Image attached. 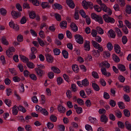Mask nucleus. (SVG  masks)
<instances>
[{
	"label": "nucleus",
	"instance_id": "34",
	"mask_svg": "<svg viewBox=\"0 0 131 131\" xmlns=\"http://www.w3.org/2000/svg\"><path fill=\"white\" fill-rule=\"evenodd\" d=\"M27 21V17L25 16L22 17L20 20V22L21 24L25 23Z\"/></svg>",
	"mask_w": 131,
	"mask_h": 131
},
{
	"label": "nucleus",
	"instance_id": "7",
	"mask_svg": "<svg viewBox=\"0 0 131 131\" xmlns=\"http://www.w3.org/2000/svg\"><path fill=\"white\" fill-rule=\"evenodd\" d=\"M11 14L13 17L15 19L19 17H20L21 16V14L20 13L14 10L12 11V12Z\"/></svg>",
	"mask_w": 131,
	"mask_h": 131
},
{
	"label": "nucleus",
	"instance_id": "30",
	"mask_svg": "<svg viewBox=\"0 0 131 131\" xmlns=\"http://www.w3.org/2000/svg\"><path fill=\"white\" fill-rule=\"evenodd\" d=\"M96 29L97 31L98 32L99 34L102 35L104 33L103 30L101 28L99 27H96Z\"/></svg>",
	"mask_w": 131,
	"mask_h": 131
},
{
	"label": "nucleus",
	"instance_id": "43",
	"mask_svg": "<svg viewBox=\"0 0 131 131\" xmlns=\"http://www.w3.org/2000/svg\"><path fill=\"white\" fill-rule=\"evenodd\" d=\"M18 109L20 111H21L23 113L26 112V109L23 107V106H19L18 107H17Z\"/></svg>",
	"mask_w": 131,
	"mask_h": 131
},
{
	"label": "nucleus",
	"instance_id": "63",
	"mask_svg": "<svg viewBox=\"0 0 131 131\" xmlns=\"http://www.w3.org/2000/svg\"><path fill=\"white\" fill-rule=\"evenodd\" d=\"M119 80L121 82L123 83L125 80V78L122 75H119L118 77Z\"/></svg>",
	"mask_w": 131,
	"mask_h": 131
},
{
	"label": "nucleus",
	"instance_id": "9",
	"mask_svg": "<svg viewBox=\"0 0 131 131\" xmlns=\"http://www.w3.org/2000/svg\"><path fill=\"white\" fill-rule=\"evenodd\" d=\"M70 26L71 29L73 32H75L78 31V28L75 24L74 23H71Z\"/></svg>",
	"mask_w": 131,
	"mask_h": 131
},
{
	"label": "nucleus",
	"instance_id": "29",
	"mask_svg": "<svg viewBox=\"0 0 131 131\" xmlns=\"http://www.w3.org/2000/svg\"><path fill=\"white\" fill-rule=\"evenodd\" d=\"M57 84L59 85H60L63 82V79L60 77L57 78Z\"/></svg>",
	"mask_w": 131,
	"mask_h": 131
},
{
	"label": "nucleus",
	"instance_id": "64",
	"mask_svg": "<svg viewBox=\"0 0 131 131\" xmlns=\"http://www.w3.org/2000/svg\"><path fill=\"white\" fill-rule=\"evenodd\" d=\"M125 23L126 25L129 28H131V23L127 20H125Z\"/></svg>",
	"mask_w": 131,
	"mask_h": 131
},
{
	"label": "nucleus",
	"instance_id": "12",
	"mask_svg": "<svg viewBox=\"0 0 131 131\" xmlns=\"http://www.w3.org/2000/svg\"><path fill=\"white\" fill-rule=\"evenodd\" d=\"M1 41L2 43L4 45L7 46L9 44L6 38L4 36H3L2 37Z\"/></svg>",
	"mask_w": 131,
	"mask_h": 131
},
{
	"label": "nucleus",
	"instance_id": "18",
	"mask_svg": "<svg viewBox=\"0 0 131 131\" xmlns=\"http://www.w3.org/2000/svg\"><path fill=\"white\" fill-rule=\"evenodd\" d=\"M81 83L82 85L85 86H88L89 84V82L86 78L82 80Z\"/></svg>",
	"mask_w": 131,
	"mask_h": 131
},
{
	"label": "nucleus",
	"instance_id": "46",
	"mask_svg": "<svg viewBox=\"0 0 131 131\" xmlns=\"http://www.w3.org/2000/svg\"><path fill=\"white\" fill-rule=\"evenodd\" d=\"M67 97L69 99H70L72 97L71 92L70 90H68L66 92Z\"/></svg>",
	"mask_w": 131,
	"mask_h": 131
},
{
	"label": "nucleus",
	"instance_id": "26",
	"mask_svg": "<svg viewBox=\"0 0 131 131\" xmlns=\"http://www.w3.org/2000/svg\"><path fill=\"white\" fill-rule=\"evenodd\" d=\"M51 70L54 72L59 73L60 72V71L59 69L55 67H51Z\"/></svg>",
	"mask_w": 131,
	"mask_h": 131
},
{
	"label": "nucleus",
	"instance_id": "31",
	"mask_svg": "<svg viewBox=\"0 0 131 131\" xmlns=\"http://www.w3.org/2000/svg\"><path fill=\"white\" fill-rule=\"evenodd\" d=\"M93 56L96 57H98L100 56V53L98 50H94L93 51Z\"/></svg>",
	"mask_w": 131,
	"mask_h": 131
},
{
	"label": "nucleus",
	"instance_id": "8",
	"mask_svg": "<svg viewBox=\"0 0 131 131\" xmlns=\"http://www.w3.org/2000/svg\"><path fill=\"white\" fill-rule=\"evenodd\" d=\"M45 56L47 61L50 63H52L53 61V58L50 54L47 53L46 54Z\"/></svg>",
	"mask_w": 131,
	"mask_h": 131
},
{
	"label": "nucleus",
	"instance_id": "50",
	"mask_svg": "<svg viewBox=\"0 0 131 131\" xmlns=\"http://www.w3.org/2000/svg\"><path fill=\"white\" fill-rule=\"evenodd\" d=\"M107 47L108 50L110 51H111L113 48V46H112V43L110 42L107 43Z\"/></svg>",
	"mask_w": 131,
	"mask_h": 131
},
{
	"label": "nucleus",
	"instance_id": "25",
	"mask_svg": "<svg viewBox=\"0 0 131 131\" xmlns=\"http://www.w3.org/2000/svg\"><path fill=\"white\" fill-rule=\"evenodd\" d=\"M125 11L126 13L128 14H130L131 13V6L129 5H127Z\"/></svg>",
	"mask_w": 131,
	"mask_h": 131
},
{
	"label": "nucleus",
	"instance_id": "40",
	"mask_svg": "<svg viewBox=\"0 0 131 131\" xmlns=\"http://www.w3.org/2000/svg\"><path fill=\"white\" fill-rule=\"evenodd\" d=\"M94 7L95 10L97 12H100L102 10L101 8L99 6L97 5H95Z\"/></svg>",
	"mask_w": 131,
	"mask_h": 131
},
{
	"label": "nucleus",
	"instance_id": "15",
	"mask_svg": "<svg viewBox=\"0 0 131 131\" xmlns=\"http://www.w3.org/2000/svg\"><path fill=\"white\" fill-rule=\"evenodd\" d=\"M114 49L115 52L117 53H119L121 51L120 47L118 45H115L114 46Z\"/></svg>",
	"mask_w": 131,
	"mask_h": 131
},
{
	"label": "nucleus",
	"instance_id": "41",
	"mask_svg": "<svg viewBox=\"0 0 131 131\" xmlns=\"http://www.w3.org/2000/svg\"><path fill=\"white\" fill-rule=\"evenodd\" d=\"M117 124L118 127L121 129L124 128L125 125L121 121H118L117 122Z\"/></svg>",
	"mask_w": 131,
	"mask_h": 131
},
{
	"label": "nucleus",
	"instance_id": "10",
	"mask_svg": "<svg viewBox=\"0 0 131 131\" xmlns=\"http://www.w3.org/2000/svg\"><path fill=\"white\" fill-rule=\"evenodd\" d=\"M66 3L70 8H73L74 7L75 4L72 0H66Z\"/></svg>",
	"mask_w": 131,
	"mask_h": 131
},
{
	"label": "nucleus",
	"instance_id": "11",
	"mask_svg": "<svg viewBox=\"0 0 131 131\" xmlns=\"http://www.w3.org/2000/svg\"><path fill=\"white\" fill-rule=\"evenodd\" d=\"M58 111L60 113H64L66 111V108L60 104H59L58 106Z\"/></svg>",
	"mask_w": 131,
	"mask_h": 131
},
{
	"label": "nucleus",
	"instance_id": "28",
	"mask_svg": "<svg viewBox=\"0 0 131 131\" xmlns=\"http://www.w3.org/2000/svg\"><path fill=\"white\" fill-rule=\"evenodd\" d=\"M95 20L98 22L100 24H103L104 22L103 20L102 17L100 16L96 19Z\"/></svg>",
	"mask_w": 131,
	"mask_h": 131
},
{
	"label": "nucleus",
	"instance_id": "56",
	"mask_svg": "<svg viewBox=\"0 0 131 131\" xmlns=\"http://www.w3.org/2000/svg\"><path fill=\"white\" fill-rule=\"evenodd\" d=\"M123 112L125 116L127 117L129 116L130 113L128 110L127 109H125L124 110Z\"/></svg>",
	"mask_w": 131,
	"mask_h": 131
},
{
	"label": "nucleus",
	"instance_id": "4",
	"mask_svg": "<svg viewBox=\"0 0 131 131\" xmlns=\"http://www.w3.org/2000/svg\"><path fill=\"white\" fill-rule=\"evenodd\" d=\"M83 47L85 50L89 51L90 48V41L86 40H85L83 44Z\"/></svg>",
	"mask_w": 131,
	"mask_h": 131
},
{
	"label": "nucleus",
	"instance_id": "44",
	"mask_svg": "<svg viewBox=\"0 0 131 131\" xmlns=\"http://www.w3.org/2000/svg\"><path fill=\"white\" fill-rule=\"evenodd\" d=\"M29 16L30 18L34 19L36 17V14L34 12H31L29 13Z\"/></svg>",
	"mask_w": 131,
	"mask_h": 131
},
{
	"label": "nucleus",
	"instance_id": "6",
	"mask_svg": "<svg viewBox=\"0 0 131 131\" xmlns=\"http://www.w3.org/2000/svg\"><path fill=\"white\" fill-rule=\"evenodd\" d=\"M9 25L10 27L16 30H18L19 29V27L17 24H15L14 22L11 20L9 23Z\"/></svg>",
	"mask_w": 131,
	"mask_h": 131
},
{
	"label": "nucleus",
	"instance_id": "47",
	"mask_svg": "<svg viewBox=\"0 0 131 131\" xmlns=\"http://www.w3.org/2000/svg\"><path fill=\"white\" fill-rule=\"evenodd\" d=\"M119 107L121 109L124 108L125 107L124 103L122 102H119L118 103Z\"/></svg>",
	"mask_w": 131,
	"mask_h": 131
},
{
	"label": "nucleus",
	"instance_id": "55",
	"mask_svg": "<svg viewBox=\"0 0 131 131\" xmlns=\"http://www.w3.org/2000/svg\"><path fill=\"white\" fill-rule=\"evenodd\" d=\"M89 121L91 123H94L96 122V119L95 118L90 117L89 118Z\"/></svg>",
	"mask_w": 131,
	"mask_h": 131
},
{
	"label": "nucleus",
	"instance_id": "27",
	"mask_svg": "<svg viewBox=\"0 0 131 131\" xmlns=\"http://www.w3.org/2000/svg\"><path fill=\"white\" fill-rule=\"evenodd\" d=\"M27 67L30 69H33L35 67L34 64L30 62H28L27 63Z\"/></svg>",
	"mask_w": 131,
	"mask_h": 131
},
{
	"label": "nucleus",
	"instance_id": "52",
	"mask_svg": "<svg viewBox=\"0 0 131 131\" xmlns=\"http://www.w3.org/2000/svg\"><path fill=\"white\" fill-rule=\"evenodd\" d=\"M127 41V37L126 36H123L122 38V42L123 44H125Z\"/></svg>",
	"mask_w": 131,
	"mask_h": 131
},
{
	"label": "nucleus",
	"instance_id": "38",
	"mask_svg": "<svg viewBox=\"0 0 131 131\" xmlns=\"http://www.w3.org/2000/svg\"><path fill=\"white\" fill-rule=\"evenodd\" d=\"M115 115L118 118H120L122 117V113L120 111H115Z\"/></svg>",
	"mask_w": 131,
	"mask_h": 131
},
{
	"label": "nucleus",
	"instance_id": "42",
	"mask_svg": "<svg viewBox=\"0 0 131 131\" xmlns=\"http://www.w3.org/2000/svg\"><path fill=\"white\" fill-rule=\"evenodd\" d=\"M37 40L40 46L42 47L44 46L45 43L41 39L37 38Z\"/></svg>",
	"mask_w": 131,
	"mask_h": 131
},
{
	"label": "nucleus",
	"instance_id": "60",
	"mask_svg": "<svg viewBox=\"0 0 131 131\" xmlns=\"http://www.w3.org/2000/svg\"><path fill=\"white\" fill-rule=\"evenodd\" d=\"M54 6L56 8L59 10L60 9L62 8V6L59 4L55 3L54 4Z\"/></svg>",
	"mask_w": 131,
	"mask_h": 131
},
{
	"label": "nucleus",
	"instance_id": "16",
	"mask_svg": "<svg viewBox=\"0 0 131 131\" xmlns=\"http://www.w3.org/2000/svg\"><path fill=\"white\" fill-rule=\"evenodd\" d=\"M115 31L117 33V35L119 37H121L122 36V33L121 30L117 27L115 28Z\"/></svg>",
	"mask_w": 131,
	"mask_h": 131
},
{
	"label": "nucleus",
	"instance_id": "33",
	"mask_svg": "<svg viewBox=\"0 0 131 131\" xmlns=\"http://www.w3.org/2000/svg\"><path fill=\"white\" fill-rule=\"evenodd\" d=\"M113 59L114 61L116 62H118L120 61L119 58L115 54H114L113 55Z\"/></svg>",
	"mask_w": 131,
	"mask_h": 131
},
{
	"label": "nucleus",
	"instance_id": "58",
	"mask_svg": "<svg viewBox=\"0 0 131 131\" xmlns=\"http://www.w3.org/2000/svg\"><path fill=\"white\" fill-rule=\"evenodd\" d=\"M80 13L81 15V16L84 18H86V15L84 12V11L83 10H81L79 12Z\"/></svg>",
	"mask_w": 131,
	"mask_h": 131
},
{
	"label": "nucleus",
	"instance_id": "54",
	"mask_svg": "<svg viewBox=\"0 0 131 131\" xmlns=\"http://www.w3.org/2000/svg\"><path fill=\"white\" fill-rule=\"evenodd\" d=\"M103 55L104 58H109L110 56V52L107 51H105L103 53Z\"/></svg>",
	"mask_w": 131,
	"mask_h": 131
},
{
	"label": "nucleus",
	"instance_id": "53",
	"mask_svg": "<svg viewBox=\"0 0 131 131\" xmlns=\"http://www.w3.org/2000/svg\"><path fill=\"white\" fill-rule=\"evenodd\" d=\"M85 128L88 131H93L92 128L91 126L88 124H86L85 126Z\"/></svg>",
	"mask_w": 131,
	"mask_h": 131
},
{
	"label": "nucleus",
	"instance_id": "1",
	"mask_svg": "<svg viewBox=\"0 0 131 131\" xmlns=\"http://www.w3.org/2000/svg\"><path fill=\"white\" fill-rule=\"evenodd\" d=\"M103 17L106 22L110 23L111 24H113L115 23V19L112 17L109 16L107 15H103Z\"/></svg>",
	"mask_w": 131,
	"mask_h": 131
},
{
	"label": "nucleus",
	"instance_id": "45",
	"mask_svg": "<svg viewBox=\"0 0 131 131\" xmlns=\"http://www.w3.org/2000/svg\"><path fill=\"white\" fill-rule=\"evenodd\" d=\"M92 76L95 79H98L99 78V76L97 73L96 72L93 71L92 72Z\"/></svg>",
	"mask_w": 131,
	"mask_h": 131
},
{
	"label": "nucleus",
	"instance_id": "35",
	"mask_svg": "<svg viewBox=\"0 0 131 131\" xmlns=\"http://www.w3.org/2000/svg\"><path fill=\"white\" fill-rule=\"evenodd\" d=\"M41 6L43 8H45L46 7L49 8L50 6L49 5L48 2H42L41 4Z\"/></svg>",
	"mask_w": 131,
	"mask_h": 131
},
{
	"label": "nucleus",
	"instance_id": "39",
	"mask_svg": "<svg viewBox=\"0 0 131 131\" xmlns=\"http://www.w3.org/2000/svg\"><path fill=\"white\" fill-rule=\"evenodd\" d=\"M0 13L1 15L3 16H5L6 14L7 11L4 8H2L0 9Z\"/></svg>",
	"mask_w": 131,
	"mask_h": 131
},
{
	"label": "nucleus",
	"instance_id": "24",
	"mask_svg": "<svg viewBox=\"0 0 131 131\" xmlns=\"http://www.w3.org/2000/svg\"><path fill=\"white\" fill-rule=\"evenodd\" d=\"M92 86L94 90L96 91H98L100 90V88L99 86L95 83H92Z\"/></svg>",
	"mask_w": 131,
	"mask_h": 131
},
{
	"label": "nucleus",
	"instance_id": "20",
	"mask_svg": "<svg viewBox=\"0 0 131 131\" xmlns=\"http://www.w3.org/2000/svg\"><path fill=\"white\" fill-rule=\"evenodd\" d=\"M118 68L120 71L122 72L125 71L126 70L125 66L122 64H119L118 65Z\"/></svg>",
	"mask_w": 131,
	"mask_h": 131
},
{
	"label": "nucleus",
	"instance_id": "14",
	"mask_svg": "<svg viewBox=\"0 0 131 131\" xmlns=\"http://www.w3.org/2000/svg\"><path fill=\"white\" fill-rule=\"evenodd\" d=\"M17 106L16 105H14L12 108V112L13 114L15 115L17 114L18 111L17 109Z\"/></svg>",
	"mask_w": 131,
	"mask_h": 131
},
{
	"label": "nucleus",
	"instance_id": "57",
	"mask_svg": "<svg viewBox=\"0 0 131 131\" xmlns=\"http://www.w3.org/2000/svg\"><path fill=\"white\" fill-rule=\"evenodd\" d=\"M91 34L93 37H95L97 34V31L95 30L92 29L91 31Z\"/></svg>",
	"mask_w": 131,
	"mask_h": 131
},
{
	"label": "nucleus",
	"instance_id": "32",
	"mask_svg": "<svg viewBox=\"0 0 131 131\" xmlns=\"http://www.w3.org/2000/svg\"><path fill=\"white\" fill-rule=\"evenodd\" d=\"M50 119L51 121L56 122L57 120V118L54 115H52L50 116Z\"/></svg>",
	"mask_w": 131,
	"mask_h": 131
},
{
	"label": "nucleus",
	"instance_id": "23",
	"mask_svg": "<svg viewBox=\"0 0 131 131\" xmlns=\"http://www.w3.org/2000/svg\"><path fill=\"white\" fill-rule=\"evenodd\" d=\"M72 68L73 71L75 73H77L79 71L78 66L77 65H73L72 66Z\"/></svg>",
	"mask_w": 131,
	"mask_h": 131
},
{
	"label": "nucleus",
	"instance_id": "62",
	"mask_svg": "<svg viewBox=\"0 0 131 131\" xmlns=\"http://www.w3.org/2000/svg\"><path fill=\"white\" fill-rule=\"evenodd\" d=\"M124 91L127 93L130 92V88L129 86L128 85H126L124 87Z\"/></svg>",
	"mask_w": 131,
	"mask_h": 131
},
{
	"label": "nucleus",
	"instance_id": "61",
	"mask_svg": "<svg viewBox=\"0 0 131 131\" xmlns=\"http://www.w3.org/2000/svg\"><path fill=\"white\" fill-rule=\"evenodd\" d=\"M123 98L126 102H129L130 101V98L129 96L127 95H124L123 96Z\"/></svg>",
	"mask_w": 131,
	"mask_h": 131
},
{
	"label": "nucleus",
	"instance_id": "2",
	"mask_svg": "<svg viewBox=\"0 0 131 131\" xmlns=\"http://www.w3.org/2000/svg\"><path fill=\"white\" fill-rule=\"evenodd\" d=\"M74 37L77 43L80 44H83L84 39L81 35L79 34H76L74 36Z\"/></svg>",
	"mask_w": 131,
	"mask_h": 131
},
{
	"label": "nucleus",
	"instance_id": "13",
	"mask_svg": "<svg viewBox=\"0 0 131 131\" xmlns=\"http://www.w3.org/2000/svg\"><path fill=\"white\" fill-rule=\"evenodd\" d=\"M108 35H110V36L113 38H114L115 37L116 35L115 32L111 29L109 30L108 32Z\"/></svg>",
	"mask_w": 131,
	"mask_h": 131
},
{
	"label": "nucleus",
	"instance_id": "22",
	"mask_svg": "<svg viewBox=\"0 0 131 131\" xmlns=\"http://www.w3.org/2000/svg\"><path fill=\"white\" fill-rule=\"evenodd\" d=\"M104 12H106L107 13L108 15H110L112 14V11L111 10L107 7L106 8H104L103 10Z\"/></svg>",
	"mask_w": 131,
	"mask_h": 131
},
{
	"label": "nucleus",
	"instance_id": "3",
	"mask_svg": "<svg viewBox=\"0 0 131 131\" xmlns=\"http://www.w3.org/2000/svg\"><path fill=\"white\" fill-rule=\"evenodd\" d=\"M35 70L37 75L39 77H41L44 75L45 72L44 71L37 68L35 69Z\"/></svg>",
	"mask_w": 131,
	"mask_h": 131
},
{
	"label": "nucleus",
	"instance_id": "36",
	"mask_svg": "<svg viewBox=\"0 0 131 131\" xmlns=\"http://www.w3.org/2000/svg\"><path fill=\"white\" fill-rule=\"evenodd\" d=\"M20 59L24 62H27L28 61V58H26L23 55L20 56Z\"/></svg>",
	"mask_w": 131,
	"mask_h": 131
},
{
	"label": "nucleus",
	"instance_id": "37",
	"mask_svg": "<svg viewBox=\"0 0 131 131\" xmlns=\"http://www.w3.org/2000/svg\"><path fill=\"white\" fill-rule=\"evenodd\" d=\"M62 53L64 58L66 59L68 58V53L66 50H63L62 51Z\"/></svg>",
	"mask_w": 131,
	"mask_h": 131
},
{
	"label": "nucleus",
	"instance_id": "5",
	"mask_svg": "<svg viewBox=\"0 0 131 131\" xmlns=\"http://www.w3.org/2000/svg\"><path fill=\"white\" fill-rule=\"evenodd\" d=\"M99 67H105L107 68H109L110 66V64L107 61H104L100 63L99 64Z\"/></svg>",
	"mask_w": 131,
	"mask_h": 131
},
{
	"label": "nucleus",
	"instance_id": "19",
	"mask_svg": "<svg viewBox=\"0 0 131 131\" xmlns=\"http://www.w3.org/2000/svg\"><path fill=\"white\" fill-rule=\"evenodd\" d=\"M107 120V117L105 115L103 114L101 116V120L102 122L106 123Z\"/></svg>",
	"mask_w": 131,
	"mask_h": 131
},
{
	"label": "nucleus",
	"instance_id": "17",
	"mask_svg": "<svg viewBox=\"0 0 131 131\" xmlns=\"http://www.w3.org/2000/svg\"><path fill=\"white\" fill-rule=\"evenodd\" d=\"M125 127L126 129L129 130L131 131V124L128 121L125 123Z\"/></svg>",
	"mask_w": 131,
	"mask_h": 131
},
{
	"label": "nucleus",
	"instance_id": "59",
	"mask_svg": "<svg viewBox=\"0 0 131 131\" xmlns=\"http://www.w3.org/2000/svg\"><path fill=\"white\" fill-rule=\"evenodd\" d=\"M20 86L19 87V90L21 92H24L25 89L24 85L23 83H21L20 85Z\"/></svg>",
	"mask_w": 131,
	"mask_h": 131
},
{
	"label": "nucleus",
	"instance_id": "21",
	"mask_svg": "<svg viewBox=\"0 0 131 131\" xmlns=\"http://www.w3.org/2000/svg\"><path fill=\"white\" fill-rule=\"evenodd\" d=\"M61 27L64 29L67 27V22L66 21H63L61 22L60 24Z\"/></svg>",
	"mask_w": 131,
	"mask_h": 131
},
{
	"label": "nucleus",
	"instance_id": "48",
	"mask_svg": "<svg viewBox=\"0 0 131 131\" xmlns=\"http://www.w3.org/2000/svg\"><path fill=\"white\" fill-rule=\"evenodd\" d=\"M54 16L58 21H60L61 20V16L58 13H55L54 14Z\"/></svg>",
	"mask_w": 131,
	"mask_h": 131
},
{
	"label": "nucleus",
	"instance_id": "51",
	"mask_svg": "<svg viewBox=\"0 0 131 131\" xmlns=\"http://www.w3.org/2000/svg\"><path fill=\"white\" fill-rule=\"evenodd\" d=\"M5 102L6 104L9 107L11 104V101L8 99H6L5 100Z\"/></svg>",
	"mask_w": 131,
	"mask_h": 131
},
{
	"label": "nucleus",
	"instance_id": "49",
	"mask_svg": "<svg viewBox=\"0 0 131 131\" xmlns=\"http://www.w3.org/2000/svg\"><path fill=\"white\" fill-rule=\"evenodd\" d=\"M41 113L45 116H47L48 115V113L47 110L45 108H43L41 112Z\"/></svg>",
	"mask_w": 131,
	"mask_h": 131
}]
</instances>
